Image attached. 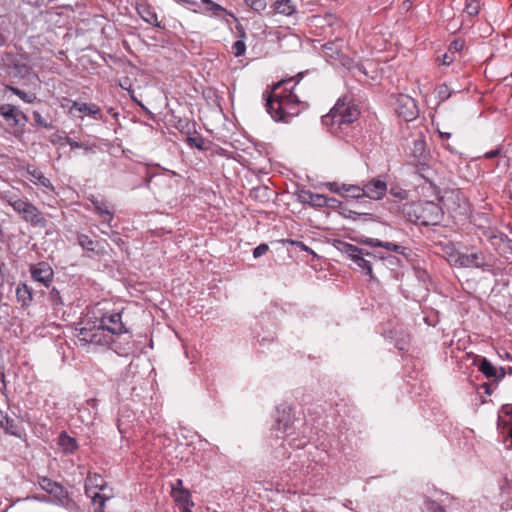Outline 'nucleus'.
<instances>
[{"label":"nucleus","instance_id":"nucleus-46","mask_svg":"<svg viewBox=\"0 0 512 512\" xmlns=\"http://www.w3.org/2000/svg\"><path fill=\"white\" fill-rule=\"evenodd\" d=\"M341 185L340 183L338 182H328L326 183V187L331 191V192H334V193H337V194H342L344 191H343V188H341Z\"/></svg>","mask_w":512,"mask_h":512},{"label":"nucleus","instance_id":"nucleus-54","mask_svg":"<svg viewBox=\"0 0 512 512\" xmlns=\"http://www.w3.org/2000/svg\"><path fill=\"white\" fill-rule=\"evenodd\" d=\"M290 243H291L292 245H295V246L299 247V248H300L301 250H303V251L312 252V251L310 250V248H309V247H307V246H306L303 242H301V241H291Z\"/></svg>","mask_w":512,"mask_h":512},{"label":"nucleus","instance_id":"nucleus-10","mask_svg":"<svg viewBox=\"0 0 512 512\" xmlns=\"http://www.w3.org/2000/svg\"><path fill=\"white\" fill-rule=\"evenodd\" d=\"M199 9V12L208 13L210 16L220 19L227 24H230L229 18L237 21L236 16L232 12L212 0H201ZM194 12H198V10H194Z\"/></svg>","mask_w":512,"mask_h":512},{"label":"nucleus","instance_id":"nucleus-52","mask_svg":"<svg viewBox=\"0 0 512 512\" xmlns=\"http://www.w3.org/2000/svg\"><path fill=\"white\" fill-rule=\"evenodd\" d=\"M6 390V382H5V374L3 367L0 366V392H4Z\"/></svg>","mask_w":512,"mask_h":512},{"label":"nucleus","instance_id":"nucleus-22","mask_svg":"<svg viewBox=\"0 0 512 512\" xmlns=\"http://www.w3.org/2000/svg\"><path fill=\"white\" fill-rule=\"evenodd\" d=\"M479 371H481L487 378H504L505 371L503 368H500V374L498 375V370L496 367L492 365L490 361H488L484 357L479 358L478 364Z\"/></svg>","mask_w":512,"mask_h":512},{"label":"nucleus","instance_id":"nucleus-29","mask_svg":"<svg viewBox=\"0 0 512 512\" xmlns=\"http://www.w3.org/2000/svg\"><path fill=\"white\" fill-rule=\"evenodd\" d=\"M1 428H3L6 433L10 435L21 437V429L18 422L10 417L7 419V422L2 425Z\"/></svg>","mask_w":512,"mask_h":512},{"label":"nucleus","instance_id":"nucleus-58","mask_svg":"<svg viewBox=\"0 0 512 512\" xmlns=\"http://www.w3.org/2000/svg\"><path fill=\"white\" fill-rule=\"evenodd\" d=\"M9 418V416L3 412V411H0V427H2V425L7 422V419Z\"/></svg>","mask_w":512,"mask_h":512},{"label":"nucleus","instance_id":"nucleus-2","mask_svg":"<svg viewBox=\"0 0 512 512\" xmlns=\"http://www.w3.org/2000/svg\"><path fill=\"white\" fill-rule=\"evenodd\" d=\"M292 79L282 80L273 85L272 91H265V108L276 122L288 123L300 113L301 101L296 93L297 83L292 85Z\"/></svg>","mask_w":512,"mask_h":512},{"label":"nucleus","instance_id":"nucleus-55","mask_svg":"<svg viewBox=\"0 0 512 512\" xmlns=\"http://www.w3.org/2000/svg\"><path fill=\"white\" fill-rule=\"evenodd\" d=\"M454 61V58L448 54L443 55L442 64L450 65Z\"/></svg>","mask_w":512,"mask_h":512},{"label":"nucleus","instance_id":"nucleus-5","mask_svg":"<svg viewBox=\"0 0 512 512\" xmlns=\"http://www.w3.org/2000/svg\"><path fill=\"white\" fill-rule=\"evenodd\" d=\"M76 337L81 345H109L112 338L107 333L102 332L99 322L90 319L83 320L76 328Z\"/></svg>","mask_w":512,"mask_h":512},{"label":"nucleus","instance_id":"nucleus-48","mask_svg":"<svg viewBox=\"0 0 512 512\" xmlns=\"http://www.w3.org/2000/svg\"><path fill=\"white\" fill-rule=\"evenodd\" d=\"M497 234H501V232H499V231H497V230H492V229L487 230V231L484 233V235H485L486 239L489 241V243H490L491 241H495V240H497Z\"/></svg>","mask_w":512,"mask_h":512},{"label":"nucleus","instance_id":"nucleus-62","mask_svg":"<svg viewBox=\"0 0 512 512\" xmlns=\"http://www.w3.org/2000/svg\"><path fill=\"white\" fill-rule=\"evenodd\" d=\"M306 441H302L300 442L299 444L296 445L297 448H301V447H304L306 445Z\"/></svg>","mask_w":512,"mask_h":512},{"label":"nucleus","instance_id":"nucleus-11","mask_svg":"<svg viewBox=\"0 0 512 512\" xmlns=\"http://www.w3.org/2000/svg\"><path fill=\"white\" fill-rule=\"evenodd\" d=\"M69 113L81 119L84 117V115H87L94 120L103 119L101 108L94 103L73 101L71 107L69 108Z\"/></svg>","mask_w":512,"mask_h":512},{"label":"nucleus","instance_id":"nucleus-24","mask_svg":"<svg viewBox=\"0 0 512 512\" xmlns=\"http://www.w3.org/2000/svg\"><path fill=\"white\" fill-rule=\"evenodd\" d=\"M276 13L292 16L297 13V5L293 0H276L273 4Z\"/></svg>","mask_w":512,"mask_h":512},{"label":"nucleus","instance_id":"nucleus-41","mask_svg":"<svg viewBox=\"0 0 512 512\" xmlns=\"http://www.w3.org/2000/svg\"><path fill=\"white\" fill-rule=\"evenodd\" d=\"M335 44L333 42H328L323 45V51L326 56H329L331 58L339 55L338 48H334Z\"/></svg>","mask_w":512,"mask_h":512},{"label":"nucleus","instance_id":"nucleus-25","mask_svg":"<svg viewBox=\"0 0 512 512\" xmlns=\"http://www.w3.org/2000/svg\"><path fill=\"white\" fill-rule=\"evenodd\" d=\"M58 445L65 454H73L78 449L77 441L64 431L58 437Z\"/></svg>","mask_w":512,"mask_h":512},{"label":"nucleus","instance_id":"nucleus-63","mask_svg":"<svg viewBox=\"0 0 512 512\" xmlns=\"http://www.w3.org/2000/svg\"><path fill=\"white\" fill-rule=\"evenodd\" d=\"M362 216L366 219L367 217H369L370 215L369 214H362Z\"/></svg>","mask_w":512,"mask_h":512},{"label":"nucleus","instance_id":"nucleus-57","mask_svg":"<svg viewBox=\"0 0 512 512\" xmlns=\"http://www.w3.org/2000/svg\"><path fill=\"white\" fill-rule=\"evenodd\" d=\"M499 155V150H491L487 153H485V157L487 159H492V158H495Z\"/></svg>","mask_w":512,"mask_h":512},{"label":"nucleus","instance_id":"nucleus-1","mask_svg":"<svg viewBox=\"0 0 512 512\" xmlns=\"http://www.w3.org/2000/svg\"><path fill=\"white\" fill-rule=\"evenodd\" d=\"M359 244L367 245L373 248V251H367L363 248L350 244L344 241H337L335 247L347 256L363 274L369 276L370 280H375L373 274V266L375 263L385 259L383 252L376 250V248H384L387 251L403 254L405 248L393 242L381 241L376 238L367 236H359L356 238Z\"/></svg>","mask_w":512,"mask_h":512},{"label":"nucleus","instance_id":"nucleus-37","mask_svg":"<svg viewBox=\"0 0 512 512\" xmlns=\"http://www.w3.org/2000/svg\"><path fill=\"white\" fill-rule=\"evenodd\" d=\"M454 91L451 90L446 84H442L437 88V97L443 102L447 100Z\"/></svg>","mask_w":512,"mask_h":512},{"label":"nucleus","instance_id":"nucleus-15","mask_svg":"<svg viewBox=\"0 0 512 512\" xmlns=\"http://www.w3.org/2000/svg\"><path fill=\"white\" fill-rule=\"evenodd\" d=\"M455 263L461 267L481 268L483 271L490 270V265L485 263L484 255L480 252L458 254Z\"/></svg>","mask_w":512,"mask_h":512},{"label":"nucleus","instance_id":"nucleus-23","mask_svg":"<svg viewBox=\"0 0 512 512\" xmlns=\"http://www.w3.org/2000/svg\"><path fill=\"white\" fill-rule=\"evenodd\" d=\"M16 298L22 307L30 306L33 300L32 288L25 283L19 284L16 288Z\"/></svg>","mask_w":512,"mask_h":512},{"label":"nucleus","instance_id":"nucleus-36","mask_svg":"<svg viewBox=\"0 0 512 512\" xmlns=\"http://www.w3.org/2000/svg\"><path fill=\"white\" fill-rule=\"evenodd\" d=\"M245 3L255 12L263 11L267 6L266 0H245Z\"/></svg>","mask_w":512,"mask_h":512},{"label":"nucleus","instance_id":"nucleus-59","mask_svg":"<svg viewBox=\"0 0 512 512\" xmlns=\"http://www.w3.org/2000/svg\"><path fill=\"white\" fill-rule=\"evenodd\" d=\"M439 135L442 140H448L451 137V133H449V132L439 131Z\"/></svg>","mask_w":512,"mask_h":512},{"label":"nucleus","instance_id":"nucleus-33","mask_svg":"<svg viewBox=\"0 0 512 512\" xmlns=\"http://www.w3.org/2000/svg\"><path fill=\"white\" fill-rule=\"evenodd\" d=\"M481 9V2L480 0H467L466 6H465V12L471 16H477Z\"/></svg>","mask_w":512,"mask_h":512},{"label":"nucleus","instance_id":"nucleus-64","mask_svg":"<svg viewBox=\"0 0 512 512\" xmlns=\"http://www.w3.org/2000/svg\"><path fill=\"white\" fill-rule=\"evenodd\" d=\"M510 437L512 438V427H511V430H510Z\"/></svg>","mask_w":512,"mask_h":512},{"label":"nucleus","instance_id":"nucleus-8","mask_svg":"<svg viewBox=\"0 0 512 512\" xmlns=\"http://www.w3.org/2000/svg\"><path fill=\"white\" fill-rule=\"evenodd\" d=\"M98 322L102 332L107 333L111 337L112 335H120L127 332L120 312L105 313Z\"/></svg>","mask_w":512,"mask_h":512},{"label":"nucleus","instance_id":"nucleus-12","mask_svg":"<svg viewBox=\"0 0 512 512\" xmlns=\"http://www.w3.org/2000/svg\"><path fill=\"white\" fill-rule=\"evenodd\" d=\"M30 273H31L32 279L35 282L43 285L44 287H49V285L51 284L53 277H54V272H53L52 267L50 266L49 263H47L45 261H41L39 263L32 264L30 266Z\"/></svg>","mask_w":512,"mask_h":512},{"label":"nucleus","instance_id":"nucleus-13","mask_svg":"<svg viewBox=\"0 0 512 512\" xmlns=\"http://www.w3.org/2000/svg\"><path fill=\"white\" fill-rule=\"evenodd\" d=\"M25 177L34 185L38 186L43 193H54L55 188L52 182L38 168L28 165L26 168Z\"/></svg>","mask_w":512,"mask_h":512},{"label":"nucleus","instance_id":"nucleus-17","mask_svg":"<svg viewBox=\"0 0 512 512\" xmlns=\"http://www.w3.org/2000/svg\"><path fill=\"white\" fill-rule=\"evenodd\" d=\"M48 494L55 505L69 508L73 504L68 491L60 483H57Z\"/></svg>","mask_w":512,"mask_h":512},{"label":"nucleus","instance_id":"nucleus-18","mask_svg":"<svg viewBox=\"0 0 512 512\" xmlns=\"http://www.w3.org/2000/svg\"><path fill=\"white\" fill-rule=\"evenodd\" d=\"M0 115H2L7 122L12 123L13 125H18L20 118L26 119V115L11 104L2 105L0 107Z\"/></svg>","mask_w":512,"mask_h":512},{"label":"nucleus","instance_id":"nucleus-30","mask_svg":"<svg viewBox=\"0 0 512 512\" xmlns=\"http://www.w3.org/2000/svg\"><path fill=\"white\" fill-rule=\"evenodd\" d=\"M6 90L11 91L13 94L17 95L21 100L29 104L33 103L36 99L35 94L27 93L11 85H7Z\"/></svg>","mask_w":512,"mask_h":512},{"label":"nucleus","instance_id":"nucleus-60","mask_svg":"<svg viewBox=\"0 0 512 512\" xmlns=\"http://www.w3.org/2000/svg\"><path fill=\"white\" fill-rule=\"evenodd\" d=\"M174 1L178 4H182V3L196 4V2L191 1V0H174Z\"/></svg>","mask_w":512,"mask_h":512},{"label":"nucleus","instance_id":"nucleus-47","mask_svg":"<svg viewBox=\"0 0 512 512\" xmlns=\"http://www.w3.org/2000/svg\"><path fill=\"white\" fill-rule=\"evenodd\" d=\"M187 490L183 486V480L177 479L174 483L171 484V493Z\"/></svg>","mask_w":512,"mask_h":512},{"label":"nucleus","instance_id":"nucleus-56","mask_svg":"<svg viewBox=\"0 0 512 512\" xmlns=\"http://www.w3.org/2000/svg\"><path fill=\"white\" fill-rule=\"evenodd\" d=\"M326 205L327 207H334L337 203H338V200L333 198V197H326Z\"/></svg>","mask_w":512,"mask_h":512},{"label":"nucleus","instance_id":"nucleus-35","mask_svg":"<svg viewBox=\"0 0 512 512\" xmlns=\"http://www.w3.org/2000/svg\"><path fill=\"white\" fill-rule=\"evenodd\" d=\"M186 141H187L189 146L195 147L198 150H205L206 149V147H205V139L202 136H200V135L195 136V137H188Z\"/></svg>","mask_w":512,"mask_h":512},{"label":"nucleus","instance_id":"nucleus-40","mask_svg":"<svg viewBox=\"0 0 512 512\" xmlns=\"http://www.w3.org/2000/svg\"><path fill=\"white\" fill-rule=\"evenodd\" d=\"M33 119L38 126L49 130L53 129V124L51 122H47L38 111L33 112Z\"/></svg>","mask_w":512,"mask_h":512},{"label":"nucleus","instance_id":"nucleus-9","mask_svg":"<svg viewBox=\"0 0 512 512\" xmlns=\"http://www.w3.org/2000/svg\"><path fill=\"white\" fill-rule=\"evenodd\" d=\"M292 422V416L288 407L279 406L276 408L273 429L277 431L276 436L278 438L291 436L292 433L289 430L291 429Z\"/></svg>","mask_w":512,"mask_h":512},{"label":"nucleus","instance_id":"nucleus-43","mask_svg":"<svg viewBox=\"0 0 512 512\" xmlns=\"http://www.w3.org/2000/svg\"><path fill=\"white\" fill-rule=\"evenodd\" d=\"M425 508L428 512H445V509L435 501H426Z\"/></svg>","mask_w":512,"mask_h":512},{"label":"nucleus","instance_id":"nucleus-32","mask_svg":"<svg viewBox=\"0 0 512 512\" xmlns=\"http://www.w3.org/2000/svg\"><path fill=\"white\" fill-rule=\"evenodd\" d=\"M78 244L86 251L93 252L95 250V242L85 234H78Z\"/></svg>","mask_w":512,"mask_h":512},{"label":"nucleus","instance_id":"nucleus-31","mask_svg":"<svg viewBox=\"0 0 512 512\" xmlns=\"http://www.w3.org/2000/svg\"><path fill=\"white\" fill-rule=\"evenodd\" d=\"M12 73L15 77L25 78L30 74V67L25 63L16 62L12 67Z\"/></svg>","mask_w":512,"mask_h":512},{"label":"nucleus","instance_id":"nucleus-51","mask_svg":"<svg viewBox=\"0 0 512 512\" xmlns=\"http://www.w3.org/2000/svg\"><path fill=\"white\" fill-rule=\"evenodd\" d=\"M89 200H90L91 204L93 205V209L95 210L97 208V206H100V204H102L104 202L105 199L91 195L89 197Z\"/></svg>","mask_w":512,"mask_h":512},{"label":"nucleus","instance_id":"nucleus-49","mask_svg":"<svg viewBox=\"0 0 512 512\" xmlns=\"http://www.w3.org/2000/svg\"><path fill=\"white\" fill-rule=\"evenodd\" d=\"M101 232L105 235H108L116 244L120 245V243H122V239L117 232L113 231L111 234H109V232L106 230H102Z\"/></svg>","mask_w":512,"mask_h":512},{"label":"nucleus","instance_id":"nucleus-27","mask_svg":"<svg viewBox=\"0 0 512 512\" xmlns=\"http://www.w3.org/2000/svg\"><path fill=\"white\" fill-rule=\"evenodd\" d=\"M299 197L302 202L316 207H324L327 203L326 196L312 193L311 191H302Z\"/></svg>","mask_w":512,"mask_h":512},{"label":"nucleus","instance_id":"nucleus-42","mask_svg":"<svg viewBox=\"0 0 512 512\" xmlns=\"http://www.w3.org/2000/svg\"><path fill=\"white\" fill-rule=\"evenodd\" d=\"M246 45L242 40H238L233 43L232 51L236 57H239L245 53Z\"/></svg>","mask_w":512,"mask_h":512},{"label":"nucleus","instance_id":"nucleus-6","mask_svg":"<svg viewBox=\"0 0 512 512\" xmlns=\"http://www.w3.org/2000/svg\"><path fill=\"white\" fill-rule=\"evenodd\" d=\"M105 488L106 483L101 475H88L85 482V493L91 498L95 512H104V505L109 496L101 494L100 491H104Z\"/></svg>","mask_w":512,"mask_h":512},{"label":"nucleus","instance_id":"nucleus-53","mask_svg":"<svg viewBox=\"0 0 512 512\" xmlns=\"http://www.w3.org/2000/svg\"><path fill=\"white\" fill-rule=\"evenodd\" d=\"M66 143L70 146L71 149H78L83 147L82 143L76 142L69 137H66Z\"/></svg>","mask_w":512,"mask_h":512},{"label":"nucleus","instance_id":"nucleus-38","mask_svg":"<svg viewBox=\"0 0 512 512\" xmlns=\"http://www.w3.org/2000/svg\"><path fill=\"white\" fill-rule=\"evenodd\" d=\"M57 483L58 482H55L48 477H40L38 479L40 488L47 493H49V491H51Z\"/></svg>","mask_w":512,"mask_h":512},{"label":"nucleus","instance_id":"nucleus-20","mask_svg":"<svg viewBox=\"0 0 512 512\" xmlns=\"http://www.w3.org/2000/svg\"><path fill=\"white\" fill-rule=\"evenodd\" d=\"M175 503L179 506L181 512H192L194 503L189 490L170 493Z\"/></svg>","mask_w":512,"mask_h":512},{"label":"nucleus","instance_id":"nucleus-50","mask_svg":"<svg viewBox=\"0 0 512 512\" xmlns=\"http://www.w3.org/2000/svg\"><path fill=\"white\" fill-rule=\"evenodd\" d=\"M26 499H32V500H36V501L43 502V503H52L50 497L46 496V495H34V496L27 497Z\"/></svg>","mask_w":512,"mask_h":512},{"label":"nucleus","instance_id":"nucleus-16","mask_svg":"<svg viewBox=\"0 0 512 512\" xmlns=\"http://www.w3.org/2000/svg\"><path fill=\"white\" fill-rule=\"evenodd\" d=\"M364 196L372 200H380L388 191L387 184L381 176L372 178L364 185Z\"/></svg>","mask_w":512,"mask_h":512},{"label":"nucleus","instance_id":"nucleus-61","mask_svg":"<svg viewBox=\"0 0 512 512\" xmlns=\"http://www.w3.org/2000/svg\"><path fill=\"white\" fill-rule=\"evenodd\" d=\"M452 45H453L454 49H456V50H458V49H460L462 47V44H459L458 41H454L452 43Z\"/></svg>","mask_w":512,"mask_h":512},{"label":"nucleus","instance_id":"nucleus-45","mask_svg":"<svg viewBox=\"0 0 512 512\" xmlns=\"http://www.w3.org/2000/svg\"><path fill=\"white\" fill-rule=\"evenodd\" d=\"M269 247L267 244L265 243H262L260 245H258L256 248H254L253 250V256L254 258H258V257H261L262 255H264L267 251H268Z\"/></svg>","mask_w":512,"mask_h":512},{"label":"nucleus","instance_id":"nucleus-21","mask_svg":"<svg viewBox=\"0 0 512 512\" xmlns=\"http://www.w3.org/2000/svg\"><path fill=\"white\" fill-rule=\"evenodd\" d=\"M412 156L420 165H426L429 158V152L426 149V142L422 138L413 141Z\"/></svg>","mask_w":512,"mask_h":512},{"label":"nucleus","instance_id":"nucleus-28","mask_svg":"<svg viewBox=\"0 0 512 512\" xmlns=\"http://www.w3.org/2000/svg\"><path fill=\"white\" fill-rule=\"evenodd\" d=\"M341 188H343V191L352 198H363L364 196V186H358V185H348V184H342Z\"/></svg>","mask_w":512,"mask_h":512},{"label":"nucleus","instance_id":"nucleus-44","mask_svg":"<svg viewBox=\"0 0 512 512\" xmlns=\"http://www.w3.org/2000/svg\"><path fill=\"white\" fill-rule=\"evenodd\" d=\"M389 193L395 197V198H398L400 200H403L407 197V192L400 188V187H391L390 190H389Z\"/></svg>","mask_w":512,"mask_h":512},{"label":"nucleus","instance_id":"nucleus-14","mask_svg":"<svg viewBox=\"0 0 512 512\" xmlns=\"http://www.w3.org/2000/svg\"><path fill=\"white\" fill-rule=\"evenodd\" d=\"M396 111L400 117L405 121H411L418 115V109L415 100L408 96L401 94L397 98Z\"/></svg>","mask_w":512,"mask_h":512},{"label":"nucleus","instance_id":"nucleus-39","mask_svg":"<svg viewBox=\"0 0 512 512\" xmlns=\"http://www.w3.org/2000/svg\"><path fill=\"white\" fill-rule=\"evenodd\" d=\"M512 240H510L507 235L504 233L497 234V240L491 241L490 244L495 248V250H500L501 245L510 244Z\"/></svg>","mask_w":512,"mask_h":512},{"label":"nucleus","instance_id":"nucleus-34","mask_svg":"<svg viewBox=\"0 0 512 512\" xmlns=\"http://www.w3.org/2000/svg\"><path fill=\"white\" fill-rule=\"evenodd\" d=\"M49 301L51 302L54 310H58L59 308H62L64 305L61 295H60V292L56 288H53L50 291Z\"/></svg>","mask_w":512,"mask_h":512},{"label":"nucleus","instance_id":"nucleus-26","mask_svg":"<svg viewBox=\"0 0 512 512\" xmlns=\"http://www.w3.org/2000/svg\"><path fill=\"white\" fill-rule=\"evenodd\" d=\"M94 212L103 219V222H105L108 225V228H112V221L114 219V211L113 207L109 204L107 200H104L100 206H97V208L94 210Z\"/></svg>","mask_w":512,"mask_h":512},{"label":"nucleus","instance_id":"nucleus-3","mask_svg":"<svg viewBox=\"0 0 512 512\" xmlns=\"http://www.w3.org/2000/svg\"><path fill=\"white\" fill-rule=\"evenodd\" d=\"M357 105L348 96L340 98L327 115L322 117V123L329 126L333 134H337L345 127L357 120L359 116Z\"/></svg>","mask_w":512,"mask_h":512},{"label":"nucleus","instance_id":"nucleus-4","mask_svg":"<svg viewBox=\"0 0 512 512\" xmlns=\"http://www.w3.org/2000/svg\"><path fill=\"white\" fill-rule=\"evenodd\" d=\"M2 199L21 216L23 221L40 228L47 226V220L41 211L27 199L19 198L17 195L11 193L3 194Z\"/></svg>","mask_w":512,"mask_h":512},{"label":"nucleus","instance_id":"nucleus-19","mask_svg":"<svg viewBox=\"0 0 512 512\" xmlns=\"http://www.w3.org/2000/svg\"><path fill=\"white\" fill-rule=\"evenodd\" d=\"M137 11L141 19L146 23L161 29L164 28V25L158 21V17L154 8L150 5L141 4L137 7Z\"/></svg>","mask_w":512,"mask_h":512},{"label":"nucleus","instance_id":"nucleus-7","mask_svg":"<svg viewBox=\"0 0 512 512\" xmlns=\"http://www.w3.org/2000/svg\"><path fill=\"white\" fill-rule=\"evenodd\" d=\"M417 221L424 226H433L441 222L443 213L441 207L432 202L425 201L415 205Z\"/></svg>","mask_w":512,"mask_h":512}]
</instances>
